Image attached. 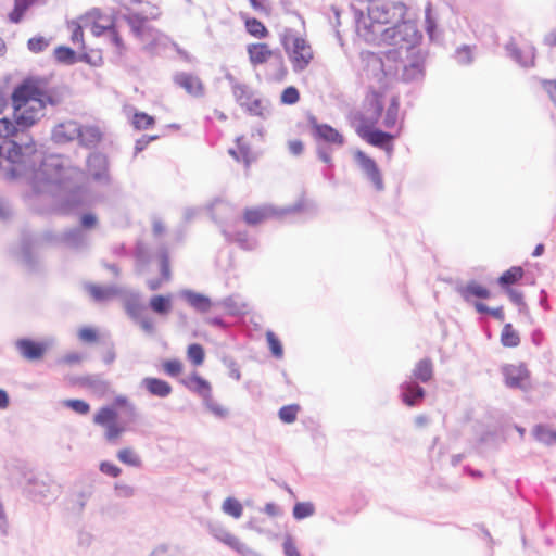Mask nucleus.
Wrapping results in <instances>:
<instances>
[{
	"label": "nucleus",
	"instance_id": "nucleus-46",
	"mask_svg": "<svg viewBox=\"0 0 556 556\" xmlns=\"http://www.w3.org/2000/svg\"><path fill=\"white\" fill-rule=\"evenodd\" d=\"M117 413L111 406H104L94 415L93 421L100 426H108L114 421H116Z\"/></svg>",
	"mask_w": 556,
	"mask_h": 556
},
{
	"label": "nucleus",
	"instance_id": "nucleus-43",
	"mask_svg": "<svg viewBox=\"0 0 556 556\" xmlns=\"http://www.w3.org/2000/svg\"><path fill=\"white\" fill-rule=\"evenodd\" d=\"M34 2L35 0H15L13 10L9 14L10 22L20 23Z\"/></svg>",
	"mask_w": 556,
	"mask_h": 556
},
{
	"label": "nucleus",
	"instance_id": "nucleus-51",
	"mask_svg": "<svg viewBox=\"0 0 556 556\" xmlns=\"http://www.w3.org/2000/svg\"><path fill=\"white\" fill-rule=\"evenodd\" d=\"M225 514L238 519L242 516L243 507L242 504L235 497H227L222 506Z\"/></svg>",
	"mask_w": 556,
	"mask_h": 556
},
{
	"label": "nucleus",
	"instance_id": "nucleus-33",
	"mask_svg": "<svg viewBox=\"0 0 556 556\" xmlns=\"http://www.w3.org/2000/svg\"><path fill=\"white\" fill-rule=\"evenodd\" d=\"M184 383L186 388L197 393L203 401L212 394L210 382L197 372H193Z\"/></svg>",
	"mask_w": 556,
	"mask_h": 556
},
{
	"label": "nucleus",
	"instance_id": "nucleus-53",
	"mask_svg": "<svg viewBox=\"0 0 556 556\" xmlns=\"http://www.w3.org/2000/svg\"><path fill=\"white\" fill-rule=\"evenodd\" d=\"M154 123V117L144 112H136L131 122L132 126L138 130L149 129Z\"/></svg>",
	"mask_w": 556,
	"mask_h": 556
},
{
	"label": "nucleus",
	"instance_id": "nucleus-29",
	"mask_svg": "<svg viewBox=\"0 0 556 556\" xmlns=\"http://www.w3.org/2000/svg\"><path fill=\"white\" fill-rule=\"evenodd\" d=\"M249 60L253 66L266 63L270 56L275 55L266 43H250L247 47Z\"/></svg>",
	"mask_w": 556,
	"mask_h": 556
},
{
	"label": "nucleus",
	"instance_id": "nucleus-50",
	"mask_svg": "<svg viewBox=\"0 0 556 556\" xmlns=\"http://www.w3.org/2000/svg\"><path fill=\"white\" fill-rule=\"evenodd\" d=\"M218 304L226 308L231 315H240L244 312L245 306L237 295H230L223 299Z\"/></svg>",
	"mask_w": 556,
	"mask_h": 556
},
{
	"label": "nucleus",
	"instance_id": "nucleus-16",
	"mask_svg": "<svg viewBox=\"0 0 556 556\" xmlns=\"http://www.w3.org/2000/svg\"><path fill=\"white\" fill-rule=\"evenodd\" d=\"M212 218L223 228L239 220L235 207L227 201L216 199L211 205Z\"/></svg>",
	"mask_w": 556,
	"mask_h": 556
},
{
	"label": "nucleus",
	"instance_id": "nucleus-62",
	"mask_svg": "<svg viewBox=\"0 0 556 556\" xmlns=\"http://www.w3.org/2000/svg\"><path fill=\"white\" fill-rule=\"evenodd\" d=\"M64 404L79 415H86L90 410V405L84 400H66Z\"/></svg>",
	"mask_w": 556,
	"mask_h": 556
},
{
	"label": "nucleus",
	"instance_id": "nucleus-40",
	"mask_svg": "<svg viewBox=\"0 0 556 556\" xmlns=\"http://www.w3.org/2000/svg\"><path fill=\"white\" fill-rule=\"evenodd\" d=\"M270 67H273V72L269 74L270 80L281 83L286 79L288 70L280 53L275 55V60L270 63Z\"/></svg>",
	"mask_w": 556,
	"mask_h": 556
},
{
	"label": "nucleus",
	"instance_id": "nucleus-58",
	"mask_svg": "<svg viewBox=\"0 0 556 556\" xmlns=\"http://www.w3.org/2000/svg\"><path fill=\"white\" fill-rule=\"evenodd\" d=\"M266 339L271 354L276 358H281L283 355V348L278 337L274 332L267 331Z\"/></svg>",
	"mask_w": 556,
	"mask_h": 556
},
{
	"label": "nucleus",
	"instance_id": "nucleus-31",
	"mask_svg": "<svg viewBox=\"0 0 556 556\" xmlns=\"http://www.w3.org/2000/svg\"><path fill=\"white\" fill-rule=\"evenodd\" d=\"M77 139H78L80 146H83L87 149H92L101 141L102 132L100 131L99 127H97V126L79 125V134H78Z\"/></svg>",
	"mask_w": 556,
	"mask_h": 556
},
{
	"label": "nucleus",
	"instance_id": "nucleus-8",
	"mask_svg": "<svg viewBox=\"0 0 556 556\" xmlns=\"http://www.w3.org/2000/svg\"><path fill=\"white\" fill-rule=\"evenodd\" d=\"M302 203H296L280 210L273 205L249 207L244 210L242 218L247 225L257 226L268 218L296 213L302 210Z\"/></svg>",
	"mask_w": 556,
	"mask_h": 556
},
{
	"label": "nucleus",
	"instance_id": "nucleus-45",
	"mask_svg": "<svg viewBox=\"0 0 556 556\" xmlns=\"http://www.w3.org/2000/svg\"><path fill=\"white\" fill-rule=\"evenodd\" d=\"M399 110H400V101L397 97H392L390 104L387 109L384 118H383V126L386 128H392L395 126L397 122L399 116Z\"/></svg>",
	"mask_w": 556,
	"mask_h": 556
},
{
	"label": "nucleus",
	"instance_id": "nucleus-24",
	"mask_svg": "<svg viewBox=\"0 0 556 556\" xmlns=\"http://www.w3.org/2000/svg\"><path fill=\"white\" fill-rule=\"evenodd\" d=\"M159 265L161 271V279H150L148 280V287L150 290L155 291L161 288L162 281L170 279V265H169V254L168 250L165 245L161 247L157 252Z\"/></svg>",
	"mask_w": 556,
	"mask_h": 556
},
{
	"label": "nucleus",
	"instance_id": "nucleus-27",
	"mask_svg": "<svg viewBox=\"0 0 556 556\" xmlns=\"http://www.w3.org/2000/svg\"><path fill=\"white\" fill-rule=\"evenodd\" d=\"M124 309L134 323L146 315V305L141 302L138 292H131L124 299Z\"/></svg>",
	"mask_w": 556,
	"mask_h": 556
},
{
	"label": "nucleus",
	"instance_id": "nucleus-25",
	"mask_svg": "<svg viewBox=\"0 0 556 556\" xmlns=\"http://www.w3.org/2000/svg\"><path fill=\"white\" fill-rule=\"evenodd\" d=\"M123 18L138 39L143 40L146 35L153 30V28L147 24L148 17L141 13L129 12L125 14Z\"/></svg>",
	"mask_w": 556,
	"mask_h": 556
},
{
	"label": "nucleus",
	"instance_id": "nucleus-55",
	"mask_svg": "<svg viewBox=\"0 0 556 556\" xmlns=\"http://www.w3.org/2000/svg\"><path fill=\"white\" fill-rule=\"evenodd\" d=\"M187 356L193 365H195V366L202 365L204 362V357H205V352H204L203 346L199 343L190 344L187 350Z\"/></svg>",
	"mask_w": 556,
	"mask_h": 556
},
{
	"label": "nucleus",
	"instance_id": "nucleus-64",
	"mask_svg": "<svg viewBox=\"0 0 556 556\" xmlns=\"http://www.w3.org/2000/svg\"><path fill=\"white\" fill-rule=\"evenodd\" d=\"M285 556H301L291 534H286L282 543Z\"/></svg>",
	"mask_w": 556,
	"mask_h": 556
},
{
	"label": "nucleus",
	"instance_id": "nucleus-36",
	"mask_svg": "<svg viewBox=\"0 0 556 556\" xmlns=\"http://www.w3.org/2000/svg\"><path fill=\"white\" fill-rule=\"evenodd\" d=\"M244 111L249 115L266 119L271 115V104L266 99L255 98L244 108Z\"/></svg>",
	"mask_w": 556,
	"mask_h": 556
},
{
	"label": "nucleus",
	"instance_id": "nucleus-7",
	"mask_svg": "<svg viewBox=\"0 0 556 556\" xmlns=\"http://www.w3.org/2000/svg\"><path fill=\"white\" fill-rule=\"evenodd\" d=\"M54 344L55 339L53 337H46L40 341L24 337L14 342V346L21 357L29 362L41 359Z\"/></svg>",
	"mask_w": 556,
	"mask_h": 556
},
{
	"label": "nucleus",
	"instance_id": "nucleus-14",
	"mask_svg": "<svg viewBox=\"0 0 556 556\" xmlns=\"http://www.w3.org/2000/svg\"><path fill=\"white\" fill-rule=\"evenodd\" d=\"M87 169L94 181L103 185L110 184L109 160L105 154L101 152L90 153L87 157Z\"/></svg>",
	"mask_w": 556,
	"mask_h": 556
},
{
	"label": "nucleus",
	"instance_id": "nucleus-38",
	"mask_svg": "<svg viewBox=\"0 0 556 556\" xmlns=\"http://www.w3.org/2000/svg\"><path fill=\"white\" fill-rule=\"evenodd\" d=\"M523 276V269L519 266H513L504 271L497 279V283L503 289H511L510 286L517 283Z\"/></svg>",
	"mask_w": 556,
	"mask_h": 556
},
{
	"label": "nucleus",
	"instance_id": "nucleus-12",
	"mask_svg": "<svg viewBox=\"0 0 556 556\" xmlns=\"http://www.w3.org/2000/svg\"><path fill=\"white\" fill-rule=\"evenodd\" d=\"M307 122L312 131V136L316 141L333 144L338 148L345 143L343 135L329 124L318 123L314 115H309Z\"/></svg>",
	"mask_w": 556,
	"mask_h": 556
},
{
	"label": "nucleus",
	"instance_id": "nucleus-11",
	"mask_svg": "<svg viewBox=\"0 0 556 556\" xmlns=\"http://www.w3.org/2000/svg\"><path fill=\"white\" fill-rule=\"evenodd\" d=\"M502 375L506 387L521 391L531 389L530 371L523 363L518 365L506 364L502 367Z\"/></svg>",
	"mask_w": 556,
	"mask_h": 556
},
{
	"label": "nucleus",
	"instance_id": "nucleus-37",
	"mask_svg": "<svg viewBox=\"0 0 556 556\" xmlns=\"http://www.w3.org/2000/svg\"><path fill=\"white\" fill-rule=\"evenodd\" d=\"M532 434L536 441L544 445H556V430L551 429L547 425H536L532 430Z\"/></svg>",
	"mask_w": 556,
	"mask_h": 556
},
{
	"label": "nucleus",
	"instance_id": "nucleus-10",
	"mask_svg": "<svg viewBox=\"0 0 556 556\" xmlns=\"http://www.w3.org/2000/svg\"><path fill=\"white\" fill-rule=\"evenodd\" d=\"M375 124H358L356 134L367 143L382 149L390 157L394 150V136L390 132L374 127Z\"/></svg>",
	"mask_w": 556,
	"mask_h": 556
},
{
	"label": "nucleus",
	"instance_id": "nucleus-56",
	"mask_svg": "<svg viewBox=\"0 0 556 556\" xmlns=\"http://www.w3.org/2000/svg\"><path fill=\"white\" fill-rule=\"evenodd\" d=\"M473 307L479 314L491 315L492 317H494L495 319H497L500 321H503L505 318L504 311H503L502 306L491 308L482 302H475Z\"/></svg>",
	"mask_w": 556,
	"mask_h": 556
},
{
	"label": "nucleus",
	"instance_id": "nucleus-13",
	"mask_svg": "<svg viewBox=\"0 0 556 556\" xmlns=\"http://www.w3.org/2000/svg\"><path fill=\"white\" fill-rule=\"evenodd\" d=\"M354 159L366 178L372 184L376 190H383L384 184L382 175L376 161L361 150H357L354 153Z\"/></svg>",
	"mask_w": 556,
	"mask_h": 556
},
{
	"label": "nucleus",
	"instance_id": "nucleus-32",
	"mask_svg": "<svg viewBox=\"0 0 556 556\" xmlns=\"http://www.w3.org/2000/svg\"><path fill=\"white\" fill-rule=\"evenodd\" d=\"M226 79L232 83V93L237 103L244 109L251 101H253L254 93L245 84L235 81L233 77L229 74L226 75Z\"/></svg>",
	"mask_w": 556,
	"mask_h": 556
},
{
	"label": "nucleus",
	"instance_id": "nucleus-15",
	"mask_svg": "<svg viewBox=\"0 0 556 556\" xmlns=\"http://www.w3.org/2000/svg\"><path fill=\"white\" fill-rule=\"evenodd\" d=\"M173 81L191 97L201 98L205 93L202 80L192 73L176 72L173 75Z\"/></svg>",
	"mask_w": 556,
	"mask_h": 556
},
{
	"label": "nucleus",
	"instance_id": "nucleus-35",
	"mask_svg": "<svg viewBox=\"0 0 556 556\" xmlns=\"http://www.w3.org/2000/svg\"><path fill=\"white\" fill-rule=\"evenodd\" d=\"M85 288L97 302H103L121 294V289L116 286L101 287L93 283H88Z\"/></svg>",
	"mask_w": 556,
	"mask_h": 556
},
{
	"label": "nucleus",
	"instance_id": "nucleus-20",
	"mask_svg": "<svg viewBox=\"0 0 556 556\" xmlns=\"http://www.w3.org/2000/svg\"><path fill=\"white\" fill-rule=\"evenodd\" d=\"M455 290L467 303L473 304V298L480 300H488L491 298V291L486 287L478 283L476 280H470L465 286H457Z\"/></svg>",
	"mask_w": 556,
	"mask_h": 556
},
{
	"label": "nucleus",
	"instance_id": "nucleus-52",
	"mask_svg": "<svg viewBox=\"0 0 556 556\" xmlns=\"http://www.w3.org/2000/svg\"><path fill=\"white\" fill-rule=\"evenodd\" d=\"M203 404L206 407V409L217 418L224 419L229 415V410L219 403H217L213 399L212 394L203 401Z\"/></svg>",
	"mask_w": 556,
	"mask_h": 556
},
{
	"label": "nucleus",
	"instance_id": "nucleus-26",
	"mask_svg": "<svg viewBox=\"0 0 556 556\" xmlns=\"http://www.w3.org/2000/svg\"><path fill=\"white\" fill-rule=\"evenodd\" d=\"M140 386L151 395L160 399L169 396L173 391L172 386L167 381L154 377L143 378L140 382Z\"/></svg>",
	"mask_w": 556,
	"mask_h": 556
},
{
	"label": "nucleus",
	"instance_id": "nucleus-30",
	"mask_svg": "<svg viewBox=\"0 0 556 556\" xmlns=\"http://www.w3.org/2000/svg\"><path fill=\"white\" fill-rule=\"evenodd\" d=\"M433 363L430 358L426 357L418 361L412 371V379L418 383H428L433 378Z\"/></svg>",
	"mask_w": 556,
	"mask_h": 556
},
{
	"label": "nucleus",
	"instance_id": "nucleus-41",
	"mask_svg": "<svg viewBox=\"0 0 556 556\" xmlns=\"http://www.w3.org/2000/svg\"><path fill=\"white\" fill-rule=\"evenodd\" d=\"M244 26L251 36L262 39L268 36V29L266 26L255 17H247L244 20Z\"/></svg>",
	"mask_w": 556,
	"mask_h": 556
},
{
	"label": "nucleus",
	"instance_id": "nucleus-18",
	"mask_svg": "<svg viewBox=\"0 0 556 556\" xmlns=\"http://www.w3.org/2000/svg\"><path fill=\"white\" fill-rule=\"evenodd\" d=\"M505 50L507 52V55L514 60L518 65L521 67H530L534 64V48L533 47H526V48H519L516 42L510 39L505 45Z\"/></svg>",
	"mask_w": 556,
	"mask_h": 556
},
{
	"label": "nucleus",
	"instance_id": "nucleus-22",
	"mask_svg": "<svg viewBox=\"0 0 556 556\" xmlns=\"http://www.w3.org/2000/svg\"><path fill=\"white\" fill-rule=\"evenodd\" d=\"M222 233L226 241L237 243L242 250L254 251L258 245V241L254 236H251L248 231H230L228 228H223Z\"/></svg>",
	"mask_w": 556,
	"mask_h": 556
},
{
	"label": "nucleus",
	"instance_id": "nucleus-34",
	"mask_svg": "<svg viewBox=\"0 0 556 556\" xmlns=\"http://www.w3.org/2000/svg\"><path fill=\"white\" fill-rule=\"evenodd\" d=\"M149 308L161 317L167 316L172 308V295L170 294H155L149 300Z\"/></svg>",
	"mask_w": 556,
	"mask_h": 556
},
{
	"label": "nucleus",
	"instance_id": "nucleus-59",
	"mask_svg": "<svg viewBox=\"0 0 556 556\" xmlns=\"http://www.w3.org/2000/svg\"><path fill=\"white\" fill-rule=\"evenodd\" d=\"M49 46V40L43 36H36L27 41V48L33 53H40L45 51Z\"/></svg>",
	"mask_w": 556,
	"mask_h": 556
},
{
	"label": "nucleus",
	"instance_id": "nucleus-21",
	"mask_svg": "<svg viewBox=\"0 0 556 556\" xmlns=\"http://www.w3.org/2000/svg\"><path fill=\"white\" fill-rule=\"evenodd\" d=\"M179 294L182 300H185L195 312L200 314L210 312L214 305L207 295L190 289L181 290Z\"/></svg>",
	"mask_w": 556,
	"mask_h": 556
},
{
	"label": "nucleus",
	"instance_id": "nucleus-54",
	"mask_svg": "<svg viewBox=\"0 0 556 556\" xmlns=\"http://www.w3.org/2000/svg\"><path fill=\"white\" fill-rule=\"evenodd\" d=\"M299 412L300 405L298 404L285 405L279 409L278 417L285 424H292L296 420Z\"/></svg>",
	"mask_w": 556,
	"mask_h": 556
},
{
	"label": "nucleus",
	"instance_id": "nucleus-6",
	"mask_svg": "<svg viewBox=\"0 0 556 556\" xmlns=\"http://www.w3.org/2000/svg\"><path fill=\"white\" fill-rule=\"evenodd\" d=\"M23 479V489L28 497L34 502H43L52 498L51 481L47 477L38 476L33 469L27 467L16 468Z\"/></svg>",
	"mask_w": 556,
	"mask_h": 556
},
{
	"label": "nucleus",
	"instance_id": "nucleus-61",
	"mask_svg": "<svg viewBox=\"0 0 556 556\" xmlns=\"http://www.w3.org/2000/svg\"><path fill=\"white\" fill-rule=\"evenodd\" d=\"M299 100H300V92H299L298 88H295L294 86H289V87L285 88L281 93V97H280L281 103L287 104V105L295 104Z\"/></svg>",
	"mask_w": 556,
	"mask_h": 556
},
{
	"label": "nucleus",
	"instance_id": "nucleus-44",
	"mask_svg": "<svg viewBox=\"0 0 556 556\" xmlns=\"http://www.w3.org/2000/svg\"><path fill=\"white\" fill-rule=\"evenodd\" d=\"M117 458L123 464L135 468H140L142 466L140 456L130 447L119 450L117 452Z\"/></svg>",
	"mask_w": 556,
	"mask_h": 556
},
{
	"label": "nucleus",
	"instance_id": "nucleus-19",
	"mask_svg": "<svg viewBox=\"0 0 556 556\" xmlns=\"http://www.w3.org/2000/svg\"><path fill=\"white\" fill-rule=\"evenodd\" d=\"M61 241L75 251H87L91 245L90 237L80 228H73L63 232Z\"/></svg>",
	"mask_w": 556,
	"mask_h": 556
},
{
	"label": "nucleus",
	"instance_id": "nucleus-23",
	"mask_svg": "<svg viewBox=\"0 0 556 556\" xmlns=\"http://www.w3.org/2000/svg\"><path fill=\"white\" fill-rule=\"evenodd\" d=\"M79 124L68 121L55 126L52 130V139L56 143H66L78 138Z\"/></svg>",
	"mask_w": 556,
	"mask_h": 556
},
{
	"label": "nucleus",
	"instance_id": "nucleus-48",
	"mask_svg": "<svg viewBox=\"0 0 556 556\" xmlns=\"http://www.w3.org/2000/svg\"><path fill=\"white\" fill-rule=\"evenodd\" d=\"M475 49H476L475 46H469V45H463V46L458 47L454 54L456 62L459 65H470L475 60V56H473Z\"/></svg>",
	"mask_w": 556,
	"mask_h": 556
},
{
	"label": "nucleus",
	"instance_id": "nucleus-2",
	"mask_svg": "<svg viewBox=\"0 0 556 556\" xmlns=\"http://www.w3.org/2000/svg\"><path fill=\"white\" fill-rule=\"evenodd\" d=\"M363 10L354 11L356 31L366 42H376L388 26L401 22L406 15V5L402 1L375 0Z\"/></svg>",
	"mask_w": 556,
	"mask_h": 556
},
{
	"label": "nucleus",
	"instance_id": "nucleus-42",
	"mask_svg": "<svg viewBox=\"0 0 556 556\" xmlns=\"http://www.w3.org/2000/svg\"><path fill=\"white\" fill-rule=\"evenodd\" d=\"M501 343L506 348H516L520 344L519 333L511 324H505L501 333Z\"/></svg>",
	"mask_w": 556,
	"mask_h": 556
},
{
	"label": "nucleus",
	"instance_id": "nucleus-47",
	"mask_svg": "<svg viewBox=\"0 0 556 556\" xmlns=\"http://www.w3.org/2000/svg\"><path fill=\"white\" fill-rule=\"evenodd\" d=\"M54 56L59 63L72 65L77 62L76 52L66 46H60L54 50Z\"/></svg>",
	"mask_w": 556,
	"mask_h": 556
},
{
	"label": "nucleus",
	"instance_id": "nucleus-9",
	"mask_svg": "<svg viewBox=\"0 0 556 556\" xmlns=\"http://www.w3.org/2000/svg\"><path fill=\"white\" fill-rule=\"evenodd\" d=\"M207 531L215 540L227 545L229 548L233 549L241 556H260L256 551L241 542L238 536L230 533L222 523L217 521H208Z\"/></svg>",
	"mask_w": 556,
	"mask_h": 556
},
{
	"label": "nucleus",
	"instance_id": "nucleus-28",
	"mask_svg": "<svg viewBox=\"0 0 556 556\" xmlns=\"http://www.w3.org/2000/svg\"><path fill=\"white\" fill-rule=\"evenodd\" d=\"M384 105L378 96H374L359 117V124H376L382 115Z\"/></svg>",
	"mask_w": 556,
	"mask_h": 556
},
{
	"label": "nucleus",
	"instance_id": "nucleus-17",
	"mask_svg": "<svg viewBox=\"0 0 556 556\" xmlns=\"http://www.w3.org/2000/svg\"><path fill=\"white\" fill-rule=\"evenodd\" d=\"M400 396L406 406H418L426 397V390L416 381L406 380L400 384Z\"/></svg>",
	"mask_w": 556,
	"mask_h": 556
},
{
	"label": "nucleus",
	"instance_id": "nucleus-5",
	"mask_svg": "<svg viewBox=\"0 0 556 556\" xmlns=\"http://www.w3.org/2000/svg\"><path fill=\"white\" fill-rule=\"evenodd\" d=\"M280 42L292 64L293 72L301 73L308 67L314 53L304 38L296 36L292 29H287L281 34Z\"/></svg>",
	"mask_w": 556,
	"mask_h": 556
},
{
	"label": "nucleus",
	"instance_id": "nucleus-39",
	"mask_svg": "<svg viewBox=\"0 0 556 556\" xmlns=\"http://www.w3.org/2000/svg\"><path fill=\"white\" fill-rule=\"evenodd\" d=\"M21 254L24 265L31 271L38 268V257L33 252L31 242L27 239L22 240Z\"/></svg>",
	"mask_w": 556,
	"mask_h": 556
},
{
	"label": "nucleus",
	"instance_id": "nucleus-49",
	"mask_svg": "<svg viewBox=\"0 0 556 556\" xmlns=\"http://www.w3.org/2000/svg\"><path fill=\"white\" fill-rule=\"evenodd\" d=\"M293 517L296 520H303L315 514V506L311 502H298L293 506Z\"/></svg>",
	"mask_w": 556,
	"mask_h": 556
},
{
	"label": "nucleus",
	"instance_id": "nucleus-4",
	"mask_svg": "<svg viewBox=\"0 0 556 556\" xmlns=\"http://www.w3.org/2000/svg\"><path fill=\"white\" fill-rule=\"evenodd\" d=\"M421 37L416 23L403 17L401 22L381 31L375 43H386L393 47L391 50H403V52H406L419 49L418 43Z\"/></svg>",
	"mask_w": 556,
	"mask_h": 556
},
{
	"label": "nucleus",
	"instance_id": "nucleus-3",
	"mask_svg": "<svg viewBox=\"0 0 556 556\" xmlns=\"http://www.w3.org/2000/svg\"><path fill=\"white\" fill-rule=\"evenodd\" d=\"M427 53L421 49L403 52L388 50L383 56L372 55L369 63L379 67L386 77H393L407 84H419L425 78Z\"/></svg>",
	"mask_w": 556,
	"mask_h": 556
},
{
	"label": "nucleus",
	"instance_id": "nucleus-63",
	"mask_svg": "<svg viewBox=\"0 0 556 556\" xmlns=\"http://www.w3.org/2000/svg\"><path fill=\"white\" fill-rule=\"evenodd\" d=\"M163 369L169 377H177L182 370L179 359H167L163 363Z\"/></svg>",
	"mask_w": 556,
	"mask_h": 556
},
{
	"label": "nucleus",
	"instance_id": "nucleus-57",
	"mask_svg": "<svg viewBox=\"0 0 556 556\" xmlns=\"http://www.w3.org/2000/svg\"><path fill=\"white\" fill-rule=\"evenodd\" d=\"M333 147V144L317 141L316 153L318 160L324 162L326 165H330L332 161Z\"/></svg>",
	"mask_w": 556,
	"mask_h": 556
},
{
	"label": "nucleus",
	"instance_id": "nucleus-1",
	"mask_svg": "<svg viewBox=\"0 0 556 556\" xmlns=\"http://www.w3.org/2000/svg\"><path fill=\"white\" fill-rule=\"evenodd\" d=\"M83 172L71 166L61 155H49L34 170L30 179V198L49 195L64 211L77 208L85 202L86 188Z\"/></svg>",
	"mask_w": 556,
	"mask_h": 556
},
{
	"label": "nucleus",
	"instance_id": "nucleus-60",
	"mask_svg": "<svg viewBox=\"0 0 556 556\" xmlns=\"http://www.w3.org/2000/svg\"><path fill=\"white\" fill-rule=\"evenodd\" d=\"M135 324H137L147 336L152 337L156 333V327H155L154 320L151 316H149L147 314L143 315L142 317H140L139 319H137L135 321Z\"/></svg>",
	"mask_w": 556,
	"mask_h": 556
}]
</instances>
